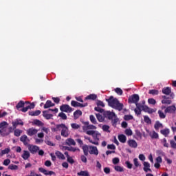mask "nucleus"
I'll use <instances>...</instances> for the list:
<instances>
[{
  "label": "nucleus",
  "mask_w": 176,
  "mask_h": 176,
  "mask_svg": "<svg viewBox=\"0 0 176 176\" xmlns=\"http://www.w3.org/2000/svg\"><path fill=\"white\" fill-rule=\"evenodd\" d=\"M108 102L109 107L117 109L118 111H122L123 109V104L120 103L118 98L110 96L109 98L106 99Z\"/></svg>",
  "instance_id": "f257e3e1"
},
{
  "label": "nucleus",
  "mask_w": 176,
  "mask_h": 176,
  "mask_svg": "<svg viewBox=\"0 0 176 176\" xmlns=\"http://www.w3.org/2000/svg\"><path fill=\"white\" fill-rule=\"evenodd\" d=\"M136 105V108L138 109H142V111H144V112H146L147 113H154V112H156V110L149 108V107L146 106V105H144L140 103H135Z\"/></svg>",
  "instance_id": "f03ea898"
},
{
  "label": "nucleus",
  "mask_w": 176,
  "mask_h": 176,
  "mask_svg": "<svg viewBox=\"0 0 176 176\" xmlns=\"http://www.w3.org/2000/svg\"><path fill=\"white\" fill-rule=\"evenodd\" d=\"M162 98L163 100H162V104H166V105H170V104L173 102L171 100L174 98V93L170 94V97L162 96Z\"/></svg>",
  "instance_id": "7ed1b4c3"
},
{
  "label": "nucleus",
  "mask_w": 176,
  "mask_h": 176,
  "mask_svg": "<svg viewBox=\"0 0 176 176\" xmlns=\"http://www.w3.org/2000/svg\"><path fill=\"white\" fill-rule=\"evenodd\" d=\"M140 101V96L138 94H133L128 99L129 104H137Z\"/></svg>",
  "instance_id": "20e7f679"
},
{
  "label": "nucleus",
  "mask_w": 176,
  "mask_h": 176,
  "mask_svg": "<svg viewBox=\"0 0 176 176\" xmlns=\"http://www.w3.org/2000/svg\"><path fill=\"white\" fill-rule=\"evenodd\" d=\"M25 104H26V106L22 108L21 109H20L19 111H21V112H27L28 109H34L35 108V104L34 102L30 103L28 101H25Z\"/></svg>",
  "instance_id": "39448f33"
},
{
  "label": "nucleus",
  "mask_w": 176,
  "mask_h": 176,
  "mask_svg": "<svg viewBox=\"0 0 176 176\" xmlns=\"http://www.w3.org/2000/svg\"><path fill=\"white\" fill-rule=\"evenodd\" d=\"M60 110L61 111V112H66L67 113H71V112L74 111V109H72V107H70V106L68 104H62L60 107Z\"/></svg>",
  "instance_id": "423d86ee"
},
{
  "label": "nucleus",
  "mask_w": 176,
  "mask_h": 176,
  "mask_svg": "<svg viewBox=\"0 0 176 176\" xmlns=\"http://www.w3.org/2000/svg\"><path fill=\"white\" fill-rule=\"evenodd\" d=\"M103 115H104V118H107V119H109V120H112V119H113V118H116V114H115V113H112L109 111H104Z\"/></svg>",
  "instance_id": "0eeeda50"
},
{
  "label": "nucleus",
  "mask_w": 176,
  "mask_h": 176,
  "mask_svg": "<svg viewBox=\"0 0 176 176\" xmlns=\"http://www.w3.org/2000/svg\"><path fill=\"white\" fill-rule=\"evenodd\" d=\"M38 171L44 174V175H56V173L53 170H47L43 168H38Z\"/></svg>",
  "instance_id": "6e6552de"
},
{
  "label": "nucleus",
  "mask_w": 176,
  "mask_h": 176,
  "mask_svg": "<svg viewBox=\"0 0 176 176\" xmlns=\"http://www.w3.org/2000/svg\"><path fill=\"white\" fill-rule=\"evenodd\" d=\"M20 142H23V144L25 146H30V139L27 136V135H23L20 138Z\"/></svg>",
  "instance_id": "1a4fd4ad"
},
{
  "label": "nucleus",
  "mask_w": 176,
  "mask_h": 176,
  "mask_svg": "<svg viewBox=\"0 0 176 176\" xmlns=\"http://www.w3.org/2000/svg\"><path fill=\"white\" fill-rule=\"evenodd\" d=\"M71 105H72V107H74V108H76V107H79L80 108H85V107H87L88 104L87 103L82 104V103L78 102L75 100H72Z\"/></svg>",
  "instance_id": "9d476101"
},
{
  "label": "nucleus",
  "mask_w": 176,
  "mask_h": 176,
  "mask_svg": "<svg viewBox=\"0 0 176 176\" xmlns=\"http://www.w3.org/2000/svg\"><path fill=\"white\" fill-rule=\"evenodd\" d=\"M60 135L65 138H67L69 135V131L68 129V126H66L65 124L63 128H62V130L60 131Z\"/></svg>",
  "instance_id": "9b49d317"
},
{
  "label": "nucleus",
  "mask_w": 176,
  "mask_h": 176,
  "mask_svg": "<svg viewBox=\"0 0 176 176\" xmlns=\"http://www.w3.org/2000/svg\"><path fill=\"white\" fill-rule=\"evenodd\" d=\"M28 150L32 155H35V153L39 151V146L29 144Z\"/></svg>",
  "instance_id": "f8f14e48"
},
{
  "label": "nucleus",
  "mask_w": 176,
  "mask_h": 176,
  "mask_svg": "<svg viewBox=\"0 0 176 176\" xmlns=\"http://www.w3.org/2000/svg\"><path fill=\"white\" fill-rule=\"evenodd\" d=\"M17 126H24V122L23 120H21V119H16L12 122V126L14 129H16Z\"/></svg>",
  "instance_id": "ddd939ff"
},
{
  "label": "nucleus",
  "mask_w": 176,
  "mask_h": 176,
  "mask_svg": "<svg viewBox=\"0 0 176 176\" xmlns=\"http://www.w3.org/2000/svg\"><path fill=\"white\" fill-rule=\"evenodd\" d=\"M65 125V124H56L55 127L52 128V131H53V133H57V131H61V130H63V128L64 127Z\"/></svg>",
  "instance_id": "4468645a"
},
{
  "label": "nucleus",
  "mask_w": 176,
  "mask_h": 176,
  "mask_svg": "<svg viewBox=\"0 0 176 176\" xmlns=\"http://www.w3.org/2000/svg\"><path fill=\"white\" fill-rule=\"evenodd\" d=\"M127 144L129 146H130V148H133L134 149H135V148L138 146V144L137 143V142L133 139L129 140L127 141Z\"/></svg>",
  "instance_id": "2eb2a0df"
},
{
  "label": "nucleus",
  "mask_w": 176,
  "mask_h": 176,
  "mask_svg": "<svg viewBox=\"0 0 176 176\" xmlns=\"http://www.w3.org/2000/svg\"><path fill=\"white\" fill-rule=\"evenodd\" d=\"M89 153H90V155H96V156H97V155H98V149L96 146H89Z\"/></svg>",
  "instance_id": "dca6fc26"
},
{
  "label": "nucleus",
  "mask_w": 176,
  "mask_h": 176,
  "mask_svg": "<svg viewBox=\"0 0 176 176\" xmlns=\"http://www.w3.org/2000/svg\"><path fill=\"white\" fill-rule=\"evenodd\" d=\"M143 166V170L145 173H148V171L152 173V169H151V164H149V162H144Z\"/></svg>",
  "instance_id": "f3484780"
},
{
  "label": "nucleus",
  "mask_w": 176,
  "mask_h": 176,
  "mask_svg": "<svg viewBox=\"0 0 176 176\" xmlns=\"http://www.w3.org/2000/svg\"><path fill=\"white\" fill-rule=\"evenodd\" d=\"M176 111V107L174 105L166 107L164 112L165 113H174Z\"/></svg>",
  "instance_id": "a211bd4d"
},
{
  "label": "nucleus",
  "mask_w": 176,
  "mask_h": 176,
  "mask_svg": "<svg viewBox=\"0 0 176 176\" xmlns=\"http://www.w3.org/2000/svg\"><path fill=\"white\" fill-rule=\"evenodd\" d=\"M38 133V129L34 128H30L27 130V134L30 137H32V135H35Z\"/></svg>",
  "instance_id": "6ab92c4d"
},
{
  "label": "nucleus",
  "mask_w": 176,
  "mask_h": 176,
  "mask_svg": "<svg viewBox=\"0 0 176 176\" xmlns=\"http://www.w3.org/2000/svg\"><path fill=\"white\" fill-rule=\"evenodd\" d=\"M49 111L48 110H45L43 111V118H46L47 120H49L50 119H52L53 118V114H50L49 113Z\"/></svg>",
  "instance_id": "aec40b11"
},
{
  "label": "nucleus",
  "mask_w": 176,
  "mask_h": 176,
  "mask_svg": "<svg viewBox=\"0 0 176 176\" xmlns=\"http://www.w3.org/2000/svg\"><path fill=\"white\" fill-rule=\"evenodd\" d=\"M100 137H101V133H100V132L96 131L94 133V135L92 136V138L94 140V142H98V141H100Z\"/></svg>",
  "instance_id": "412c9836"
},
{
  "label": "nucleus",
  "mask_w": 176,
  "mask_h": 176,
  "mask_svg": "<svg viewBox=\"0 0 176 176\" xmlns=\"http://www.w3.org/2000/svg\"><path fill=\"white\" fill-rule=\"evenodd\" d=\"M162 93L163 94H166V96H170V94H173V93H171V87H166L163 88Z\"/></svg>",
  "instance_id": "4be33fe9"
},
{
  "label": "nucleus",
  "mask_w": 176,
  "mask_h": 176,
  "mask_svg": "<svg viewBox=\"0 0 176 176\" xmlns=\"http://www.w3.org/2000/svg\"><path fill=\"white\" fill-rule=\"evenodd\" d=\"M81 148L83 151L85 156H89V149H90V146H87V144H85Z\"/></svg>",
  "instance_id": "5701e85b"
},
{
  "label": "nucleus",
  "mask_w": 176,
  "mask_h": 176,
  "mask_svg": "<svg viewBox=\"0 0 176 176\" xmlns=\"http://www.w3.org/2000/svg\"><path fill=\"white\" fill-rule=\"evenodd\" d=\"M23 154L21 155V157L23 158V160H28L30 159V157L31 156V154H30V152L28 151H23Z\"/></svg>",
  "instance_id": "b1692460"
},
{
  "label": "nucleus",
  "mask_w": 176,
  "mask_h": 176,
  "mask_svg": "<svg viewBox=\"0 0 176 176\" xmlns=\"http://www.w3.org/2000/svg\"><path fill=\"white\" fill-rule=\"evenodd\" d=\"M96 129L97 127L93 124L82 126L83 131H86L87 130H96Z\"/></svg>",
  "instance_id": "393cba45"
},
{
  "label": "nucleus",
  "mask_w": 176,
  "mask_h": 176,
  "mask_svg": "<svg viewBox=\"0 0 176 176\" xmlns=\"http://www.w3.org/2000/svg\"><path fill=\"white\" fill-rule=\"evenodd\" d=\"M55 105L56 104L52 102V100H47L44 104V109H47V108L54 107Z\"/></svg>",
  "instance_id": "a878e982"
},
{
  "label": "nucleus",
  "mask_w": 176,
  "mask_h": 176,
  "mask_svg": "<svg viewBox=\"0 0 176 176\" xmlns=\"http://www.w3.org/2000/svg\"><path fill=\"white\" fill-rule=\"evenodd\" d=\"M65 144L66 145H69V146H71V145H74V146L76 145V142L72 138L67 139L65 141Z\"/></svg>",
  "instance_id": "bb28decb"
},
{
  "label": "nucleus",
  "mask_w": 176,
  "mask_h": 176,
  "mask_svg": "<svg viewBox=\"0 0 176 176\" xmlns=\"http://www.w3.org/2000/svg\"><path fill=\"white\" fill-rule=\"evenodd\" d=\"M65 151H69V152H76V151H80L78 148L72 146H64Z\"/></svg>",
  "instance_id": "cd10ccee"
},
{
  "label": "nucleus",
  "mask_w": 176,
  "mask_h": 176,
  "mask_svg": "<svg viewBox=\"0 0 176 176\" xmlns=\"http://www.w3.org/2000/svg\"><path fill=\"white\" fill-rule=\"evenodd\" d=\"M118 140L120 142H122V144L126 143V141H127V138L126 135L121 134L118 135Z\"/></svg>",
  "instance_id": "c85d7f7f"
},
{
  "label": "nucleus",
  "mask_w": 176,
  "mask_h": 176,
  "mask_svg": "<svg viewBox=\"0 0 176 176\" xmlns=\"http://www.w3.org/2000/svg\"><path fill=\"white\" fill-rule=\"evenodd\" d=\"M80 116H82V111L80 110H76L74 113V119L76 120V119H79V118H80Z\"/></svg>",
  "instance_id": "c756f323"
},
{
  "label": "nucleus",
  "mask_w": 176,
  "mask_h": 176,
  "mask_svg": "<svg viewBox=\"0 0 176 176\" xmlns=\"http://www.w3.org/2000/svg\"><path fill=\"white\" fill-rule=\"evenodd\" d=\"M55 155L58 159H61V160H65V156H64V154H63V153L60 151H56Z\"/></svg>",
  "instance_id": "7c9ffc66"
},
{
  "label": "nucleus",
  "mask_w": 176,
  "mask_h": 176,
  "mask_svg": "<svg viewBox=\"0 0 176 176\" xmlns=\"http://www.w3.org/2000/svg\"><path fill=\"white\" fill-rule=\"evenodd\" d=\"M26 106L25 102L21 100L19 102V103L16 104V108L18 110H20V108H24V107Z\"/></svg>",
  "instance_id": "2f4dec72"
},
{
  "label": "nucleus",
  "mask_w": 176,
  "mask_h": 176,
  "mask_svg": "<svg viewBox=\"0 0 176 176\" xmlns=\"http://www.w3.org/2000/svg\"><path fill=\"white\" fill-rule=\"evenodd\" d=\"M41 113V110H36L35 111H32L29 112V115L30 116H39Z\"/></svg>",
  "instance_id": "473e14b6"
},
{
  "label": "nucleus",
  "mask_w": 176,
  "mask_h": 176,
  "mask_svg": "<svg viewBox=\"0 0 176 176\" xmlns=\"http://www.w3.org/2000/svg\"><path fill=\"white\" fill-rule=\"evenodd\" d=\"M161 134L162 135H164V137H168V135L170 134V129H165L160 131Z\"/></svg>",
  "instance_id": "72a5a7b5"
},
{
  "label": "nucleus",
  "mask_w": 176,
  "mask_h": 176,
  "mask_svg": "<svg viewBox=\"0 0 176 176\" xmlns=\"http://www.w3.org/2000/svg\"><path fill=\"white\" fill-rule=\"evenodd\" d=\"M14 130H16V129H14V127L10 126L8 128V131L7 133H3V137H6V135H9V134H10V133H13V131H14Z\"/></svg>",
  "instance_id": "f704fd0d"
},
{
  "label": "nucleus",
  "mask_w": 176,
  "mask_h": 176,
  "mask_svg": "<svg viewBox=\"0 0 176 176\" xmlns=\"http://www.w3.org/2000/svg\"><path fill=\"white\" fill-rule=\"evenodd\" d=\"M149 135L151 138H152L153 140H157V138H159V134L156 133L155 131H153V133H151Z\"/></svg>",
  "instance_id": "c9c22d12"
},
{
  "label": "nucleus",
  "mask_w": 176,
  "mask_h": 176,
  "mask_svg": "<svg viewBox=\"0 0 176 176\" xmlns=\"http://www.w3.org/2000/svg\"><path fill=\"white\" fill-rule=\"evenodd\" d=\"M84 138L87 140L91 144H93L94 145H100L99 142L91 140V138L89 136H84Z\"/></svg>",
  "instance_id": "e433bc0d"
},
{
  "label": "nucleus",
  "mask_w": 176,
  "mask_h": 176,
  "mask_svg": "<svg viewBox=\"0 0 176 176\" xmlns=\"http://www.w3.org/2000/svg\"><path fill=\"white\" fill-rule=\"evenodd\" d=\"M77 175L79 176H90L89 172L87 170H81L80 172L77 173Z\"/></svg>",
  "instance_id": "4c0bfd02"
},
{
  "label": "nucleus",
  "mask_w": 176,
  "mask_h": 176,
  "mask_svg": "<svg viewBox=\"0 0 176 176\" xmlns=\"http://www.w3.org/2000/svg\"><path fill=\"white\" fill-rule=\"evenodd\" d=\"M118 122H119V118H117L116 116L111 120V124L113 127H116L118 124Z\"/></svg>",
  "instance_id": "58836bf2"
},
{
  "label": "nucleus",
  "mask_w": 176,
  "mask_h": 176,
  "mask_svg": "<svg viewBox=\"0 0 176 176\" xmlns=\"http://www.w3.org/2000/svg\"><path fill=\"white\" fill-rule=\"evenodd\" d=\"M85 100H97V95L90 94L85 98Z\"/></svg>",
  "instance_id": "ea45409f"
},
{
  "label": "nucleus",
  "mask_w": 176,
  "mask_h": 176,
  "mask_svg": "<svg viewBox=\"0 0 176 176\" xmlns=\"http://www.w3.org/2000/svg\"><path fill=\"white\" fill-rule=\"evenodd\" d=\"M96 118H97V119H98V122H103L104 120V119H105V116H104V117L101 115V114H100V113H96Z\"/></svg>",
  "instance_id": "a19ab883"
},
{
  "label": "nucleus",
  "mask_w": 176,
  "mask_h": 176,
  "mask_svg": "<svg viewBox=\"0 0 176 176\" xmlns=\"http://www.w3.org/2000/svg\"><path fill=\"white\" fill-rule=\"evenodd\" d=\"M22 133H23V131L15 129V130L14 131V135H15V137H20Z\"/></svg>",
  "instance_id": "79ce46f5"
},
{
  "label": "nucleus",
  "mask_w": 176,
  "mask_h": 176,
  "mask_svg": "<svg viewBox=\"0 0 176 176\" xmlns=\"http://www.w3.org/2000/svg\"><path fill=\"white\" fill-rule=\"evenodd\" d=\"M148 94H151L152 96H157V94H159V90L151 89L148 91Z\"/></svg>",
  "instance_id": "37998d69"
},
{
  "label": "nucleus",
  "mask_w": 176,
  "mask_h": 176,
  "mask_svg": "<svg viewBox=\"0 0 176 176\" xmlns=\"http://www.w3.org/2000/svg\"><path fill=\"white\" fill-rule=\"evenodd\" d=\"M97 131H94V130H87V131H83L84 133H86V134H87V135H91L93 137V135H94V133L96 132Z\"/></svg>",
  "instance_id": "c03bdc74"
},
{
  "label": "nucleus",
  "mask_w": 176,
  "mask_h": 176,
  "mask_svg": "<svg viewBox=\"0 0 176 176\" xmlns=\"http://www.w3.org/2000/svg\"><path fill=\"white\" fill-rule=\"evenodd\" d=\"M160 127H163V124L160 123L159 121H157L154 125V128L155 129V130H159Z\"/></svg>",
  "instance_id": "a18cd8bd"
},
{
  "label": "nucleus",
  "mask_w": 176,
  "mask_h": 176,
  "mask_svg": "<svg viewBox=\"0 0 176 176\" xmlns=\"http://www.w3.org/2000/svg\"><path fill=\"white\" fill-rule=\"evenodd\" d=\"M158 115L160 118V119H166V115L162 110L158 111Z\"/></svg>",
  "instance_id": "49530a36"
},
{
  "label": "nucleus",
  "mask_w": 176,
  "mask_h": 176,
  "mask_svg": "<svg viewBox=\"0 0 176 176\" xmlns=\"http://www.w3.org/2000/svg\"><path fill=\"white\" fill-rule=\"evenodd\" d=\"M89 120L93 123V124H97V120H96V117H94V116H89Z\"/></svg>",
  "instance_id": "de8ad7c7"
},
{
  "label": "nucleus",
  "mask_w": 176,
  "mask_h": 176,
  "mask_svg": "<svg viewBox=\"0 0 176 176\" xmlns=\"http://www.w3.org/2000/svg\"><path fill=\"white\" fill-rule=\"evenodd\" d=\"M58 116L63 120H67V115L65 113H64L63 111L58 113Z\"/></svg>",
  "instance_id": "09e8293b"
},
{
  "label": "nucleus",
  "mask_w": 176,
  "mask_h": 176,
  "mask_svg": "<svg viewBox=\"0 0 176 176\" xmlns=\"http://www.w3.org/2000/svg\"><path fill=\"white\" fill-rule=\"evenodd\" d=\"M133 164L134 166L137 167H141L140 163L138 162V158H134L133 159Z\"/></svg>",
  "instance_id": "8fccbe9b"
},
{
  "label": "nucleus",
  "mask_w": 176,
  "mask_h": 176,
  "mask_svg": "<svg viewBox=\"0 0 176 176\" xmlns=\"http://www.w3.org/2000/svg\"><path fill=\"white\" fill-rule=\"evenodd\" d=\"M71 127L74 130H78V129H80V125H79L76 123H72V124H71Z\"/></svg>",
  "instance_id": "3c124183"
},
{
  "label": "nucleus",
  "mask_w": 176,
  "mask_h": 176,
  "mask_svg": "<svg viewBox=\"0 0 176 176\" xmlns=\"http://www.w3.org/2000/svg\"><path fill=\"white\" fill-rule=\"evenodd\" d=\"M124 133L126 134V135H128L129 137L133 135V131H131V129H126L124 131Z\"/></svg>",
  "instance_id": "603ef678"
},
{
  "label": "nucleus",
  "mask_w": 176,
  "mask_h": 176,
  "mask_svg": "<svg viewBox=\"0 0 176 176\" xmlns=\"http://www.w3.org/2000/svg\"><path fill=\"white\" fill-rule=\"evenodd\" d=\"M8 170H19V166L14 164H10L8 166Z\"/></svg>",
  "instance_id": "864d4df0"
},
{
  "label": "nucleus",
  "mask_w": 176,
  "mask_h": 176,
  "mask_svg": "<svg viewBox=\"0 0 176 176\" xmlns=\"http://www.w3.org/2000/svg\"><path fill=\"white\" fill-rule=\"evenodd\" d=\"M114 170H116V171H118V173H123V168L120 166H116L114 167Z\"/></svg>",
  "instance_id": "5fc2aeb1"
},
{
  "label": "nucleus",
  "mask_w": 176,
  "mask_h": 176,
  "mask_svg": "<svg viewBox=\"0 0 176 176\" xmlns=\"http://www.w3.org/2000/svg\"><path fill=\"white\" fill-rule=\"evenodd\" d=\"M95 111H96V112H100V113H104V112H105L104 111V109H102L101 107H100V106H97L94 108Z\"/></svg>",
  "instance_id": "6e6d98bb"
},
{
  "label": "nucleus",
  "mask_w": 176,
  "mask_h": 176,
  "mask_svg": "<svg viewBox=\"0 0 176 176\" xmlns=\"http://www.w3.org/2000/svg\"><path fill=\"white\" fill-rule=\"evenodd\" d=\"M133 117L131 115H125L124 116V120H133Z\"/></svg>",
  "instance_id": "4d7b16f0"
},
{
  "label": "nucleus",
  "mask_w": 176,
  "mask_h": 176,
  "mask_svg": "<svg viewBox=\"0 0 176 176\" xmlns=\"http://www.w3.org/2000/svg\"><path fill=\"white\" fill-rule=\"evenodd\" d=\"M102 129L103 130V131H105L106 133H110L109 126L108 125H103L102 126Z\"/></svg>",
  "instance_id": "13d9d810"
},
{
  "label": "nucleus",
  "mask_w": 176,
  "mask_h": 176,
  "mask_svg": "<svg viewBox=\"0 0 176 176\" xmlns=\"http://www.w3.org/2000/svg\"><path fill=\"white\" fill-rule=\"evenodd\" d=\"M115 91L118 94V96H122V94H123V90L120 88H116Z\"/></svg>",
  "instance_id": "bf43d9fd"
},
{
  "label": "nucleus",
  "mask_w": 176,
  "mask_h": 176,
  "mask_svg": "<svg viewBox=\"0 0 176 176\" xmlns=\"http://www.w3.org/2000/svg\"><path fill=\"white\" fill-rule=\"evenodd\" d=\"M144 121L145 122V123H148V124L152 122V121L151 120V118H149L148 117V116H144Z\"/></svg>",
  "instance_id": "052dcab7"
},
{
  "label": "nucleus",
  "mask_w": 176,
  "mask_h": 176,
  "mask_svg": "<svg viewBox=\"0 0 176 176\" xmlns=\"http://www.w3.org/2000/svg\"><path fill=\"white\" fill-rule=\"evenodd\" d=\"M96 105L97 107H102V108H104V107H105L104 102L101 100H98V102H96Z\"/></svg>",
  "instance_id": "680f3d73"
},
{
  "label": "nucleus",
  "mask_w": 176,
  "mask_h": 176,
  "mask_svg": "<svg viewBox=\"0 0 176 176\" xmlns=\"http://www.w3.org/2000/svg\"><path fill=\"white\" fill-rule=\"evenodd\" d=\"M148 102L151 105H155L156 104V100L153 98H149L148 99Z\"/></svg>",
  "instance_id": "e2e57ef3"
},
{
  "label": "nucleus",
  "mask_w": 176,
  "mask_h": 176,
  "mask_svg": "<svg viewBox=\"0 0 176 176\" xmlns=\"http://www.w3.org/2000/svg\"><path fill=\"white\" fill-rule=\"evenodd\" d=\"M170 144L171 148H173V149H176V142L174 140H170Z\"/></svg>",
  "instance_id": "0e129e2a"
},
{
  "label": "nucleus",
  "mask_w": 176,
  "mask_h": 176,
  "mask_svg": "<svg viewBox=\"0 0 176 176\" xmlns=\"http://www.w3.org/2000/svg\"><path fill=\"white\" fill-rule=\"evenodd\" d=\"M52 100L54 101V102H55V104H59L60 103V98L58 97H56V98H54V97H52Z\"/></svg>",
  "instance_id": "69168bd1"
},
{
  "label": "nucleus",
  "mask_w": 176,
  "mask_h": 176,
  "mask_svg": "<svg viewBox=\"0 0 176 176\" xmlns=\"http://www.w3.org/2000/svg\"><path fill=\"white\" fill-rule=\"evenodd\" d=\"M112 162H113V164H118L120 162V160L118 157H114L113 158Z\"/></svg>",
  "instance_id": "338daca9"
},
{
  "label": "nucleus",
  "mask_w": 176,
  "mask_h": 176,
  "mask_svg": "<svg viewBox=\"0 0 176 176\" xmlns=\"http://www.w3.org/2000/svg\"><path fill=\"white\" fill-rule=\"evenodd\" d=\"M34 124H36V126H42V124H43V123L39 120H35L34 121Z\"/></svg>",
  "instance_id": "774afa93"
}]
</instances>
